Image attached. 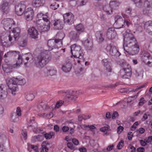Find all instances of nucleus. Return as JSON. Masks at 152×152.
<instances>
[{
	"label": "nucleus",
	"instance_id": "1",
	"mask_svg": "<svg viewBox=\"0 0 152 152\" xmlns=\"http://www.w3.org/2000/svg\"><path fill=\"white\" fill-rule=\"evenodd\" d=\"M123 47L124 50L130 55H135L139 52L138 43L129 30H127L124 36Z\"/></svg>",
	"mask_w": 152,
	"mask_h": 152
},
{
	"label": "nucleus",
	"instance_id": "2",
	"mask_svg": "<svg viewBox=\"0 0 152 152\" xmlns=\"http://www.w3.org/2000/svg\"><path fill=\"white\" fill-rule=\"evenodd\" d=\"M12 32L13 34L14 39L10 32L3 33L1 37L0 42H1L3 46L8 47V45L7 44V42L10 45H13L16 42L20 34V29L18 27L15 28L12 30Z\"/></svg>",
	"mask_w": 152,
	"mask_h": 152
},
{
	"label": "nucleus",
	"instance_id": "3",
	"mask_svg": "<svg viewBox=\"0 0 152 152\" xmlns=\"http://www.w3.org/2000/svg\"><path fill=\"white\" fill-rule=\"evenodd\" d=\"M47 14V13L44 15L41 12H39L36 18V23L38 25V29L41 33L47 31L50 29V22L48 19Z\"/></svg>",
	"mask_w": 152,
	"mask_h": 152
},
{
	"label": "nucleus",
	"instance_id": "4",
	"mask_svg": "<svg viewBox=\"0 0 152 152\" xmlns=\"http://www.w3.org/2000/svg\"><path fill=\"white\" fill-rule=\"evenodd\" d=\"M49 52L43 50L34 60L35 65L37 67L41 68L44 67L50 61L51 57Z\"/></svg>",
	"mask_w": 152,
	"mask_h": 152
},
{
	"label": "nucleus",
	"instance_id": "5",
	"mask_svg": "<svg viewBox=\"0 0 152 152\" xmlns=\"http://www.w3.org/2000/svg\"><path fill=\"white\" fill-rule=\"evenodd\" d=\"M70 48L72 55L76 58L75 61L79 63L82 60L84 56L82 47L80 45L75 44L71 46Z\"/></svg>",
	"mask_w": 152,
	"mask_h": 152
},
{
	"label": "nucleus",
	"instance_id": "6",
	"mask_svg": "<svg viewBox=\"0 0 152 152\" xmlns=\"http://www.w3.org/2000/svg\"><path fill=\"white\" fill-rule=\"evenodd\" d=\"M28 127H31L33 132L35 133H41L44 134L45 138L47 139L51 138L54 134L53 132H50L49 133H45V132L42 129H40L37 128V124L34 119L31 120L28 124Z\"/></svg>",
	"mask_w": 152,
	"mask_h": 152
},
{
	"label": "nucleus",
	"instance_id": "7",
	"mask_svg": "<svg viewBox=\"0 0 152 152\" xmlns=\"http://www.w3.org/2000/svg\"><path fill=\"white\" fill-rule=\"evenodd\" d=\"M122 69L120 71V75L123 78H128L131 75V69L130 65L127 62L122 61L120 64Z\"/></svg>",
	"mask_w": 152,
	"mask_h": 152
},
{
	"label": "nucleus",
	"instance_id": "8",
	"mask_svg": "<svg viewBox=\"0 0 152 152\" xmlns=\"http://www.w3.org/2000/svg\"><path fill=\"white\" fill-rule=\"evenodd\" d=\"M18 55V56L17 60L16 61V65H14L13 66H10L8 64H4L2 66V68L3 71L6 73L10 72L11 71V69L12 67L14 68L18 67L22 63V59L20 54L19 52L17 51L16 56Z\"/></svg>",
	"mask_w": 152,
	"mask_h": 152
},
{
	"label": "nucleus",
	"instance_id": "9",
	"mask_svg": "<svg viewBox=\"0 0 152 152\" xmlns=\"http://www.w3.org/2000/svg\"><path fill=\"white\" fill-rule=\"evenodd\" d=\"M16 81L17 80L15 77L8 78L6 81L9 88L13 95L15 94V92L18 91V89Z\"/></svg>",
	"mask_w": 152,
	"mask_h": 152
},
{
	"label": "nucleus",
	"instance_id": "10",
	"mask_svg": "<svg viewBox=\"0 0 152 152\" xmlns=\"http://www.w3.org/2000/svg\"><path fill=\"white\" fill-rule=\"evenodd\" d=\"M136 7L138 8H141L144 6L152 8V0H132Z\"/></svg>",
	"mask_w": 152,
	"mask_h": 152
},
{
	"label": "nucleus",
	"instance_id": "11",
	"mask_svg": "<svg viewBox=\"0 0 152 152\" xmlns=\"http://www.w3.org/2000/svg\"><path fill=\"white\" fill-rule=\"evenodd\" d=\"M126 14H122V16L124 19L129 18V20H133L134 22H136L139 19L138 17L136 15L135 13L132 11V9L129 7H128L125 10Z\"/></svg>",
	"mask_w": 152,
	"mask_h": 152
},
{
	"label": "nucleus",
	"instance_id": "12",
	"mask_svg": "<svg viewBox=\"0 0 152 152\" xmlns=\"http://www.w3.org/2000/svg\"><path fill=\"white\" fill-rule=\"evenodd\" d=\"M141 61L145 64L149 66H152V58L149 53L145 51H142L140 55Z\"/></svg>",
	"mask_w": 152,
	"mask_h": 152
},
{
	"label": "nucleus",
	"instance_id": "13",
	"mask_svg": "<svg viewBox=\"0 0 152 152\" xmlns=\"http://www.w3.org/2000/svg\"><path fill=\"white\" fill-rule=\"evenodd\" d=\"M62 45L61 41H58L57 39H50L48 40V50H51L53 49L58 48L61 47Z\"/></svg>",
	"mask_w": 152,
	"mask_h": 152
},
{
	"label": "nucleus",
	"instance_id": "14",
	"mask_svg": "<svg viewBox=\"0 0 152 152\" xmlns=\"http://www.w3.org/2000/svg\"><path fill=\"white\" fill-rule=\"evenodd\" d=\"M107 53L112 56H119L120 53L116 47L111 45H107L105 48Z\"/></svg>",
	"mask_w": 152,
	"mask_h": 152
},
{
	"label": "nucleus",
	"instance_id": "15",
	"mask_svg": "<svg viewBox=\"0 0 152 152\" xmlns=\"http://www.w3.org/2000/svg\"><path fill=\"white\" fill-rule=\"evenodd\" d=\"M24 18L27 21L32 20L34 18V12L33 9L31 8H28L25 10L24 14Z\"/></svg>",
	"mask_w": 152,
	"mask_h": 152
},
{
	"label": "nucleus",
	"instance_id": "16",
	"mask_svg": "<svg viewBox=\"0 0 152 152\" xmlns=\"http://www.w3.org/2000/svg\"><path fill=\"white\" fill-rule=\"evenodd\" d=\"M64 22L68 25H71L74 23V16L71 12L63 14Z\"/></svg>",
	"mask_w": 152,
	"mask_h": 152
},
{
	"label": "nucleus",
	"instance_id": "17",
	"mask_svg": "<svg viewBox=\"0 0 152 152\" xmlns=\"http://www.w3.org/2000/svg\"><path fill=\"white\" fill-rule=\"evenodd\" d=\"M2 22L4 25V29L7 31L10 30L12 26L15 23L13 20L10 18L5 19Z\"/></svg>",
	"mask_w": 152,
	"mask_h": 152
},
{
	"label": "nucleus",
	"instance_id": "18",
	"mask_svg": "<svg viewBox=\"0 0 152 152\" xmlns=\"http://www.w3.org/2000/svg\"><path fill=\"white\" fill-rule=\"evenodd\" d=\"M115 22L114 25L117 28H120L123 27L125 23V20L119 15L116 16L115 18Z\"/></svg>",
	"mask_w": 152,
	"mask_h": 152
},
{
	"label": "nucleus",
	"instance_id": "19",
	"mask_svg": "<svg viewBox=\"0 0 152 152\" xmlns=\"http://www.w3.org/2000/svg\"><path fill=\"white\" fill-rule=\"evenodd\" d=\"M25 6L24 4H19L15 6V11L16 14L18 16H21L24 14Z\"/></svg>",
	"mask_w": 152,
	"mask_h": 152
},
{
	"label": "nucleus",
	"instance_id": "20",
	"mask_svg": "<svg viewBox=\"0 0 152 152\" xmlns=\"http://www.w3.org/2000/svg\"><path fill=\"white\" fill-rule=\"evenodd\" d=\"M28 34L30 38L33 39L37 38L39 34L37 30L33 27L29 28L28 29Z\"/></svg>",
	"mask_w": 152,
	"mask_h": 152
},
{
	"label": "nucleus",
	"instance_id": "21",
	"mask_svg": "<svg viewBox=\"0 0 152 152\" xmlns=\"http://www.w3.org/2000/svg\"><path fill=\"white\" fill-rule=\"evenodd\" d=\"M0 10L3 12L7 13L10 10V4L9 2L3 1L0 4Z\"/></svg>",
	"mask_w": 152,
	"mask_h": 152
},
{
	"label": "nucleus",
	"instance_id": "22",
	"mask_svg": "<svg viewBox=\"0 0 152 152\" xmlns=\"http://www.w3.org/2000/svg\"><path fill=\"white\" fill-rule=\"evenodd\" d=\"M54 107V105H52L51 107H50L44 104L43 103H41L37 105L36 110L38 112L42 111L45 110H53Z\"/></svg>",
	"mask_w": 152,
	"mask_h": 152
},
{
	"label": "nucleus",
	"instance_id": "23",
	"mask_svg": "<svg viewBox=\"0 0 152 152\" xmlns=\"http://www.w3.org/2000/svg\"><path fill=\"white\" fill-rule=\"evenodd\" d=\"M116 35V32L113 28H109L107 30L106 35L109 39L112 40L114 39Z\"/></svg>",
	"mask_w": 152,
	"mask_h": 152
},
{
	"label": "nucleus",
	"instance_id": "24",
	"mask_svg": "<svg viewBox=\"0 0 152 152\" xmlns=\"http://www.w3.org/2000/svg\"><path fill=\"white\" fill-rule=\"evenodd\" d=\"M102 62L107 72H111L112 71L111 64L109 60L107 59H104L102 60Z\"/></svg>",
	"mask_w": 152,
	"mask_h": 152
},
{
	"label": "nucleus",
	"instance_id": "25",
	"mask_svg": "<svg viewBox=\"0 0 152 152\" xmlns=\"http://www.w3.org/2000/svg\"><path fill=\"white\" fill-rule=\"evenodd\" d=\"M53 24L55 29L58 30L62 29L64 26V23L62 20L58 19L54 20L53 22Z\"/></svg>",
	"mask_w": 152,
	"mask_h": 152
},
{
	"label": "nucleus",
	"instance_id": "26",
	"mask_svg": "<svg viewBox=\"0 0 152 152\" xmlns=\"http://www.w3.org/2000/svg\"><path fill=\"white\" fill-rule=\"evenodd\" d=\"M144 25V27L146 31L150 34L152 35V21H149L146 22L144 24H141Z\"/></svg>",
	"mask_w": 152,
	"mask_h": 152
},
{
	"label": "nucleus",
	"instance_id": "27",
	"mask_svg": "<svg viewBox=\"0 0 152 152\" xmlns=\"http://www.w3.org/2000/svg\"><path fill=\"white\" fill-rule=\"evenodd\" d=\"M69 37L71 41L76 42L79 39V34L75 31H71L69 33Z\"/></svg>",
	"mask_w": 152,
	"mask_h": 152
},
{
	"label": "nucleus",
	"instance_id": "28",
	"mask_svg": "<svg viewBox=\"0 0 152 152\" xmlns=\"http://www.w3.org/2000/svg\"><path fill=\"white\" fill-rule=\"evenodd\" d=\"M104 32L102 31H98L96 33V40L99 43H102L104 41Z\"/></svg>",
	"mask_w": 152,
	"mask_h": 152
},
{
	"label": "nucleus",
	"instance_id": "29",
	"mask_svg": "<svg viewBox=\"0 0 152 152\" xmlns=\"http://www.w3.org/2000/svg\"><path fill=\"white\" fill-rule=\"evenodd\" d=\"M7 92L5 86L3 85H0V97L1 99L5 98L7 96Z\"/></svg>",
	"mask_w": 152,
	"mask_h": 152
},
{
	"label": "nucleus",
	"instance_id": "30",
	"mask_svg": "<svg viewBox=\"0 0 152 152\" xmlns=\"http://www.w3.org/2000/svg\"><path fill=\"white\" fill-rule=\"evenodd\" d=\"M83 45L89 50L91 49L93 46V43L91 40L88 38L86 39L83 40Z\"/></svg>",
	"mask_w": 152,
	"mask_h": 152
},
{
	"label": "nucleus",
	"instance_id": "31",
	"mask_svg": "<svg viewBox=\"0 0 152 152\" xmlns=\"http://www.w3.org/2000/svg\"><path fill=\"white\" fill-rule=\"evenodd\" d=\"M44 4L43 0H33L31 4L33 7L37 8L42 6Z\"/></svg>",
	"mask_w": 152,
	"mask_h": 152
},
{
	"label": "nucleus",
	"instance_id": "32",
	"mask_svg": "<svg viewBox=\"0 0 152 152\" xmlns=\"http://www.w3.org/2000/svg\"><path fill=\"white\" fill-rule=\"evenodd\" d=\"M71 68V65L69 63H64L62 66V70L65 72H69Z\"/></svg>",
	"mask_w": 152,
	"mask_h": 152
},
{
	"label": "nucleus",
	"instance_id": "33",
	"mask_svg": "<svg viewBox=\"0 0 152 152\" xmlns=\"http://www.w3.org/2000/svg\"><path fill=\"white\" fill-rule=\"evenodd\" d=\"M113 9L111 7L110 5L104 6L103 8V10L105 13L108 15H111L113 13Z\"/></svg>",
	"mask_w": 152,
	"mask_h": 152
},
{
	"label": "nucleus",
	"instance_id": "34",
	"mask_svg": "<svg viewBox=\"0 0 152 152\" xmlns=\"http://www.w3.org/2000/svg\"><path fill=\"white\" fill-rule=\"evenodd\" d=\"M47 73L48 75L53 76L55 75L56 73V70L53 67H47Z\"/></svg>",
	"mask_w": 152,
	"mask_h": 152
},
{
	"label": "nucleus",
	"instance_id": "35",
	"mask_svg": "<svg viewBox=\"0 0 152 152\" xmlns=\"http://www.w3.org/2000/svg\"><path fill=\"white\" fill-rule=\"evenodd\" d=\"M119 4L115 1L112 0L110 2V6L112 8L113 10H115L119 6Z\"/></svg>",
	"mask_w": 152,
	"mask_h": 152
},
{
	"label": "nucleus",
	"instance_id": "36",
	"mask_svg": "<svg viewBox=\"0 0 152 152\" xmlns=\"http://www.w3.org/2000/svg\"><path fill=\"white\" fill-rule=\"evenodd\" d=\"M75 30L79 33L83 32L84 31L83 26L81 24L77 25L75 26Z\"/></svg>",
	"mask_w": 152,
	"mask_h": 152
},
{
	"label": "nucleus",
	"instance_id": "37",
	"mask_svg": "<svg viewBox=\"0 0 152 152\" xmlns=\"http://www.w3.org/2000/svg\"><path fill=\"white\" fill-rule=\"evenodd\" d=\"M144 7H145L142 11L143 14L146 15H149L151 13V9L148 8L146 6Z\"/></svg>",
	"mask_w": 152,
	"mask_h": 152
},
{
	"label": "nucleus",
	"instance_id": "38",
	"mask_svg": "<svg viewBox=\"0 0 152 152\" xmlns=\"http://www.w3.org/2000/svg\"><path fill=\"white\" fill-rule=\"evenodd\" d=\"M18 115L15 113H13L12 114L11 117V120L13 123H17L19 121V118Z\"/></svg>",
	"mask_w": 152,
	"mask_h": 152
},
{
	"label": "nucleus",
	"instance_id": "39",
	"mask_svg": "<svg viewBox=\"0 0 152 152\" xmlns=\"http://www.w3.org/2000/svg\"><path fill=\"white\" fill-rule=\"evenodd\" d=\"M134 74L137 77L141 78L143 76V71L142 70L137 69L135 71Z\"/></svg>",
	"mask_w": 152,
	"mask_h": 152
},
{
	"label": "nucleus",
	"instance_id": "40",
	"mask_svg": "<svg viewBox=\"0 0 152 152\" xmlns=\"http://www.w3.org/2000/svg\"><path fill=\"white\" fill-rule=\"evenodd\" d=\"M15 78L17 80L16 83L20 85H23L26 83V81L23 78L18 77H15Z\"/></svg>",
	"mask_w": 152,
	"mask_h": 152
},
{
	"label": "nucleus",
	"instance_id": "41",
	"mask_svg": "<svg viewBox=\"0 0 152 152\" xmlns=\"http://www.w3.org/2000/svg\"><path fill=\"white\" fill-rule=\"evenodd\" d=\"M17 51H10L7 52L4 55V57L5 58L7 57H10L12 56H16V54Z\"/></svg>",
	"mask_w": 152,
	"mask_h": 152
},
{
	"label": "nucleus",
	"instance_id": "42",
	"mask_svg": "<svg viewBox=\"0 0 152 152\" xmlns=\"http://www.w3.org/2000/svg\"><path fill=\"white\" fill-rule=\"evenodd\" d=\"M38 115L41 117H42L46 118H52L53 116V114L52 113H50L49 114H47L46 113H39Z\"/></svg>",
	"mask_w": 152,
	"mask_h": 152
},
{
	"label": "nucleus",
	"instance_id": "43",
	"mask_svg": "<svg viewBox=\"0 0 152 152\" xmlns=\"http://www.w3.org/2000/svg\"><path fill=\"white\" fill-rule=\"evenodd\" d=\"M137 97V95H135L134 96H131L128 97L127 98L124 99V101L126 102L127 103L131 102L132 101L136 99Z\"/></svg>",
	"mask_w": 152,
	"mask_h": 152
},
{
	"label": "nucleus",
	"instance_id": "44",
	"mask_svg": "<svg viewBox=\"0 0 152 152\" xmlns=\"http://www.w3.org/2000/svg\"><path fill=\"white\" fill-rule=\"evenodd\" d=\"M64 37L65 34L63 32L58 33L56 35V38H58V39H57L58 41H61L62 42V40Z\"/></svg>",
	"mask_w": 152,
	"mask_h": 152
},
{
	"label": "nucleus",
	"instance_id": "45",
	"mask_svg": "<svg viewBox=\"0 0 152 152\" xmlns=\"http://www.w3.org/2000/svg\"><path fill=\"white\" fill-rule=\"evenodd\" d=\"M25 98L27 100L31 101L34 99V96L32 94H27L26 95Z\"/></svg>",
	"mask_w": 152,
	"mask_h": 152
},
{
	"label": "nucleus",
	"instance_id": "46",
	"mask_svg": "<svg viewBox=\"0 0 152 152\" xmlns=\"http://www.w3.org/2000/svg\"><path fill=\"white\" fill-rule=\"evenodd\" d=\"M50 7L51 9L55 10L59 7V4L57 3H54L51 4Z\"/></svg>",
	"mask_w": 152,
	"mask_h": 152
},
{
	"label": "nucleus",
	"instance_id": "47",
	"mask_svg": "<svg viewBox=\"0 0 152 152\" xmlns=\"http://www.w3.org/2000/svg\"><path fill=\"white\" fill-rule=\"evenodd\" d=\"M124 142L123 140H121L118 144L117 146V148L118 149H121L123 147Z\"/></svg>",
	"mask_w": 152,
	"mask_h": 152
},
{
	"label": "nucleus",
	"instance_id": "48",
	"mask_svg": "<svg viewBox=\"0 0 152 152\" xmlns=\"http://www.w3.org/2000/svg\"><path fill=\"white\" fill-rule=\"evenodd\" d=\"M18 44L20 46L24 47L26 46L27 42L25 40H22L18 42Z\"/></svg>",
	"mask_w": 152,
	"mask_h": 152
},
{
	"label": "nucleus",
	"instance_id": "49",
	"mask_svg": "<svg viewBox=\"0 0 152 152\" xmlns=\"http://www.w3.org/2000/svg\"><path fill=\"white\" fill-rule=\"evenodd\" d=\"M63 103L64 102L62 100L56 103V105L55 106V108H58L63 104Z\"/></svg>",
	"mask_w": 152,
	"mask_h": 152
},
{
	"label": "nucleus",
	"instance_id": "50",
	"mask_svg": "<svg viewBox=\"0 0 152 152\" xmlns=\"http://www.w3.org/2000/svg\"><path fill=\"white\" fill-rule=\"evenodd\" d=\"M86 3V0H80L77 4L80 6H83L85 5Z\"/></svg>",
	"mask_w": 152,
	"mask_h": 152
},
{
	"label": "nucleus",
	"instance_id": "51",
	"mask_svg": "<svg viewBox=\"0 0 152 152\" xmlns=\"http://www.w3.org/2000/svg\"><path fill=\"white\" fill-rule=\"evenodd\" d=\"M108 128L107 126H104L101 128L100 129V131L101 132H103L105 134H107V131L108 130Z\"/></svg>",
	"mask_w": 152,
	"mask_h": 152
},
{
	"label": "nucleus",
	"instance_id": "52",
	"mask_svg": "<svg viewBox=\"0 0 152 152\" xmlns=\"http://www.w3.org/2000/svg\"><path fill=\"white\" fill-rule=\"evenodd\" d=\"M44 143H42V148L41 151V152H47L48 149V148L46 147V146L45 145H44Z\"/></svg>",
	"mask_w": 152,
	"mask_h": 152
},
{
	"label": "nucleus",
	"instance_id": "53",
	"mask_svg": "<svg viewBox=\"0 0 152 152\" xmlns=\"http://www.w3.org/2000/svg\"><path fill=\"white\" fill-rule=\"evenodd\" d=\"M21 133L23 139L25 140H26L27 138V132L23 130Z\"/></svg>",
	"mask_w": 152,
	"mask_h": 152
},
{
	"label": "nucleus",
	"instance_id": "54",
	"mask_svg": "<svg viewBox=\"0 0 152 152\" xmlns=\"http://www.w3.org/2000/svg\"><path fill=\"white\" fill-rule=\"evenodd\" d=\"M145 140L147 143L151 144L152 143V137L150 136L147 138H145Z\"/></svg>",
	"mask_w": 152,
	"mask_h": 152
},
{
	"label": "nucleus",
	"instance_id": "55",
	"mask_svg": "<svg viewBox=\"0 0 152 152\" xmlns=\"http://www.w3.org/2000/svg\"><path fill=\"white\" fill-rule=\"evenodd\" d=\"M16 114L18 116H20L21 115V110L20 107H18L16 108Z\"/></svg>",
	"mask_w": 152,
	"mask_h": 152
},
{
	"label": "nucleus",
	"instance_id": "56",
	"mask_svg": "<svg viewBox=\"0 0 152 152\" xmlns=\"http://www.w3.org/2000/svg\"><path fill=\"white\" fill-rule=\"evenodd\" d=\"M124 128L123 127L121 126H119L117 129V132L118 134H120L123 130Z\"/></svg>",
	"mask_w": 152,
	"mask_h": 152
},
{
	"label": "nucleus",
	"instance_id": "57",
	"mask_svg": "<svg viewBox=\"0 0 152 152\" xmlns=\"http://www.w3.org/2000/svg\"><path fill=\"white\" fill-rule=\"evenodd\" d=\"M24 56L26 57V59L27 61H28L30 58H31V55L30 53H28L25 54Z\"/></svg>",
	"mask_w": 152,
	"mask_h": 152
},
{
	"label": "nucleus",
	"instance_id": "58",
	"mask_svg": "<svg viewBox=\"0 0 152 152\" xmlns=\"http://www.w3.org/2000/svg\"><path fill=\"white\" fill-rule=\"evenodd\" d=\"M29 148H31L36 151H37L38 150V147L37 146H34L33 145H30L29 146Z\"/></svg>",
	"mask_w": 152,
	"mask_h": 152
},
{
	"label": "nucleus",
	"instance_id": "59",
	"mask_svg": "<svg viewBox=\"0 0 152 152\" xmlns=\"http://www.w3.org/2000/svg\"><path fill=\"white\" fill-rule=\"evenodd\" d=\"M128 149L130 152H135V148L131 145L128 147Z\"/></svg>",
	"mask_w": 152,
	"mask_h": 152
},
{
	"label": "nucleus",
	"instance_id": "60",
	"mask_svg": "<svg viewBox=\"0 0 152 152\" xmlns=\"http://www.w3.org/2000/svg\"><path fill=\"white\" fill-rule=\"evenodd\" d=\"M118 114L116 112H114L112 115V118L113 119H115L118 118Z\"/></svg>",
	"mask_w": 152,
	"mask_h": 152
},
{
	"label": "nucleus",
	"instance_id": "61",
	"mask_svg": "<svg viewBox=\"0 0 152 152\" xmlns=\"http://www.w3.org/2000/svg\"><path fill=\"white\" fill-rule=\"evenodd\" d=\"M145 102V101L144 100V99L143 98H141L140 100V102L139 103V105H142L144 104Z\"/></svg>",
	"mask_w": 152,
	"mask_h": 152
},
{
	"label": "nucleus",
	"instance_id": "62",
	"mask_svg": "<svg viewBox=\"0 0 152 152\" xmlns=\"http://www.w3.org/2000/svg\"><path fill=\"white\" fill-rule=\"evenodd\" d=\"M67 147L71 150H73L74 147L72 144L70 142H68L67 144Z\"/></svg>",
	"mask_w": 152,
	"mask_h": 152
},
{
	"label": "nucleus",
	"instance_id": "63",
	"mask_svg": "<svg viewBox=\"0 0 152 152\" xmlns=\"http://www.w3.org/2000/svg\"><path fill=\"white\" fill-rule=\"evenodd\" d=\"M72 141L73 144L75 145H77L79 144V141L78 140L76 139H73Z\"/></svg>",
	"mask_w": 152,
	"mask_h": 152
},
{
	"label": "nucleus",
	"instance_id": "64",
	"mask_svg": "<svg viewBox=\"0 0 152 152\" xmlns=\"http://www.w3.org/2000/svg\"><path fill=\"white\" fill-rule=\"evenodd\" d=\"M96 129L95 126L93 125H88V130L90 129L91 131H93L94 129Z\"/></svg>",
	"mask_w": 152,
	"mask_h": 152
}]
</instances>
